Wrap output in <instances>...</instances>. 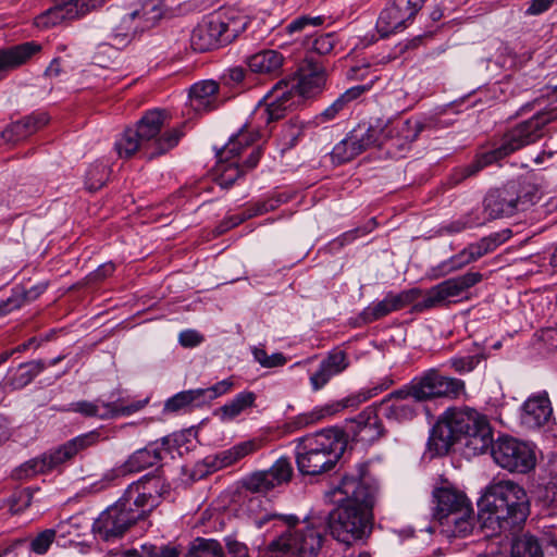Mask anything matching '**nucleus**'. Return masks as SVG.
<instances>
[{"label":"nucleus","instance_id":"nucleus-1","mask_svg":"<svg viewBox=\"0 0 557 557\" xmlns=\"http://www.w3.org/2000/svg\"><path fill=\"white\" fill-rule=\"evenodd\" d=\"M366 469V465H360L357 476L345 475L342 479L336 493L344 498H338V506L324 517L332 537L345 545H351L371 531L374 487L363 478Z\"/></svg>","mask_w":557,"mask_h":557},{"label":"nucleus","instance_id":"nucleus-2","mask_svg":"<svg viewBox=\"0 0 557 557\" xmlns=\"http://www.w3.org/2000/svg\"><path fill=\"white\" fill-rule=\"evenodd\" d=\"M160 487L161 480L154 474H145L131 483L123 495L95 519V536L104 542L122 539L133 525L158 506Z\"/></svg>","mask_w":557,"mask_h":557},{"label":"nucleus","instance_id":"nucleus-3","mask_svg":"<svg viewBox=\"0 0 557 557\" xmlns=\"http://www.w3.org/2000/svg\"><path fill=\"white\" fill-rule=\"evenodd\" d=\"M492 428L483 413L469 407L448 408L432 428L428 445L437 455L446 454L457 442L472 455L484 454L492 444Z\"/></svg>","mask_w":557,"mask_h":557},{"label":"nucleus","instance_id":"nucleus-4","mask_svg":"<svg viewBox=\"0 0 557 557\" xmlns=\"http://www.w3.org/2000/svg\"><path fill=\"white\" fill-rule=\"evenodd\" d=\"M165 110L153 109L147 111L135 127L126 128L115 140L114 149L120 158L128 159L136 152L152 159L174 148L184 133L181 127L162 132L169 121Z\"/></svg>","mask_w":557,"mask_h":557},{"label":"nucleus","instance_id":"nucleus-5","mask_svg":"<svg viewBox=\"0 0 557 557\" xmlns=\"http://www.w3.org/2000/svg\"><path fill=\"white\" fill-rule=\"evenodd\" d=\"M483 527L493 531L511 530L525 521L529 499L522 486L510 480L490 483L478 500Z\"/></svg>","mask_w":557,"mask_h":557},{"label":"nucleus","instance_id":"nucleus-6","mask_svg":"<svg viewBox=\"0 0 557 557\" xmlns=\"http://www.w3.org/2000/svg\"><path fill=\"white\" fill-rule=\"evenodd\" d=\"M325 83L322 72H312L290 82L277 83L258 103L252 120L258 127H268L270 123L285 116L288 111L300 104L304 98L321 90Z\"/></svg>","mask_w":557,"mask_h":557},{"label":"nucleus","instance_id":"nucleus-7","mask_svg":"<svg viewBox=\"0 0 557 557\" xmlns=\"http://www.w3.org/2000/svg\"><path fill=\"white\" fill-rule=\"evenodd\" d=\"M557 120V107L539 112L531 119L519 123L500 138L491 150L482 152L468 165L457 169L460 180H465L493 164L512 152L537 141L543 136L545 125Z\"/></svg>","mask_w":557,"mask_h":557},{"label":"nucleus","instance_id":"nucleus-8","mask_svg":"<svg viewBox=\"0 0 557 557\" xmlns=\"http://www.w3.org/2000/svg\"><path fill=\"white\" fill-rule=\"evenodd\" d=\"M295 457L300 473L319 475L334 469L346 448L344 433L324 429L296 441Z\"/></svg>","mask_w":557,"mask_h":557},{"label":"nucleus","instance_id":"nucleus-9","mask_svg":"<svg viewBox=\"0 0 557 557\" xmlns=\"http://www.w3.org/2000/svg\"><path fill=\"white\" fill-rule=\"evenodd\" d=\"M288 529L269 544V550L280 557H318L327 543L326 519L312 515L299 522L286 518Z\"/></svg>","mask_w":557,"mask_h":557},{"label":"nucleus","instance_id":"nucleus-10","mask_svg":"<svg viewBox=\"0 0 557 557\" xmlns=\"http://www.w3.org/2000/svg\"><path fill=\"white\" fill-rule=\"evenodd\" d=\"M434 517L440 523L441 533L447 539L466 537L474 528V511L471 502L462 491L450 485L433 491Z\"/></svg>","mask_w":557,"mask_h":557},{"label":"nucleus","instance_id":"nucleus-11","mask_svg":"<svg viewBox=\"0 0 557 557\" xmlns=\"http://www.w3.org/2000/svg\"><path fill=\"white\" fill-rule=\"evenodd\" d=\"M256 129L242 128L236 135H233L228 143L216 153L218 163L215 166L216 182L222 188H230L247 170H252L259 163L261 158V148L255 147L251 149L247 160L243 165H239L237 160H234L240 151L253 144L257 138L262 137L261 133L264 127H258L256 121L251 119Z\"/></svg>","mask_w":557,"mask_h":557},{"label":"nucleus","instance_id":"nucleus-12","mask_svg":"<svg viewBox=\"0 0 557 557\" xmlns=\"http://www.w3.org/2000/svg\"><path fill=\"white\" fill-rule=\"evenodd\" d=\"M101 441L98 430L77 435L57 448L50 449L20 466L15 471L17 479H26L37 474L61 471L81 451L97 445Z\"/></svg>","mask_w":557,"mask_h":557},{"label":"nucleus","instance_id":"nucleus-13","mask_svg":"<svg viewBox=\"0 0 557 557\" xmlns=\"http://www.w3.org/2000/svg\"><path fill=\"white\" fill-rule=\"evenodd\" d=\"M244 28L245 23L227 12H214L194 28L190 45L199 52L215 49L234 40Z\"/></svg>","mask_w":557,"mask_h":557},{"label":"nucleus","instance_id":"nucleus-14","mask_svg":"<svg viewBox=\"0 0 557 557\" xmlns=\"http://www.w3.org/2000/svg\"><path fill=\"white\" fill-rule=\"evenodd\" d=\"M392 384V380L384 379L381 383H377L371 387L362 388L357 394L350 395L343 400L317 406L308 412L296 416L288 423V429L290 431H295L321 422L322 420L336 414L345 408L355 407L363 401H367L383 391H386Z\"/></svg>","mask_w":557,"mask_h":557},{"label":"nucleus","instance_id":"nucleus-15","mask_svg":"<svg viewBox=\"0 0 557 557\" xmlns=\"http://www.w3.org/2000/svg\"><path fill=\"white\" fill-rule=\"evenodd\" d=\"M494 462L510 472L528 473L536 463L534 449L512 436H499L490 445Z\"/></svg>","mask_w":557,"mask_h":557},{"label":"nucleus","instance_id":"nucleus-16","mask_svg":"<svg viewBox=\"0 0 557 557\" xmlns=\"http://www.w3.org/2000/svg\"><path fill=\"white\" fill-rule=\"evenodd\" d=\"M405 387L421 405L441 397L457 398L465 392V382L444 376L437 370L431 369L413 377Z\"/></svg>","mask_w":557,"mask_h":557},{"label":"nucleus","instance_id":"nucleus-17","mask_svg":"<svg viewBox=\"0 0 557 557\" xmlns=\"http://www.w3.org/2000/svg\"><path fill=\"white\" fill-rule=\"evenodd\" d=\"M168 437L149 443L146 447L135 450L119 469H111L103 475V481L111 483L127 473L140 472L162 460V453L166 450Z\"/></svg>","mask_w":557,"mask_h":557},{"label":"nucleus","instance_id":"nucleus-18","mask_svg":"<svg viewBox=\"0 0 557 557\" xmlns=\"http://www.w3.org/2000/svg\"><path fill=\"white\" fill-rule=\"evenodd\" d=\"M482 278L483 276L480 272H467L462 275L445 280L428 292L419 307L429 309L443 305L450 298L459 297L466 290L480 283Z\"/></svg>","mask_w":557,"mask_h":557},{"label":"nucleus","instance_id":"nucleus-19","mask_svg":"<svg viewBox=\"0 0 557 557\" xmlns=\"http://www.w3.org/2000/svg\"><path fill=\"white\" fill-rule=\"evenodd\" d=\"M408 392L404 385L382 399L380 408L384 418L392 422L405 423L420 413L421 405Z\"/></svg>","mask_w":557,"mask_h":557},{"label":"nucleus","instance_id":"nucleus-20","mask_svg":"<svg viewBox=\"0 0 557 557\" xmlns=\"http://www.w3.org/2000/svg\"><path fill=\"white\" fill-rule=\"evenodd\" d=\"M147 404V400H138L131 405L123 406L119 401H103L96 399L94 401L79 400L71 403L67 411L79 413L85 418H98V419H110L120 414H132L143 409Z\"/></svg>","mask_w":557,"mask_h":557},{"label":"nucleus","instance_id":"nucleus-21","mask_svg":"<svg viewBox=\"0 0 557 557\" xmlns=\"http://www.w3.org/2000/svg\"><path fill=\"white\" fill-rule=\"evenodd\" d=\"M525 202V196H521L519 193V185L509 183L504 188L487 194L484 199V213H487L493 220L511 216Z\"/></svg>","mask_w":557,"mask_h":557},{"label":"nucleus","instance_id":"nucleus-22","mask_svg":"<svg viewBox=\"0 0 557 557\" xmlns=\"http://www.w3.org/2000/svg\"><path fill=\"white\" fill-rule=\"evenodd\" d=\"M419 289L411 288L400 293L388 292L382 300L373 301L367 306L359 314L360 320L366 323L377 321L394 311H398L418 298Z\"/></svg>","mask_w":557,"mask_h":557},{"label":"nucleus","instance_id":"nucleus-23","mask_svg":"<svg viewBox=\"0 0 557 557\" xmlns=\"http://www.w3.org/2000/svg\"><path fill=\"white\" fill-rule=\"evenodd\" d=\"M417 13L410 7L397 4L393 0L379 14L376 21V30L382 38L388 37L407 27V23L411 21Z\"/></svg>","mask_w":557,"mask_h":557},{"label":"nucleus","instance_id":"nucleus-24","mask_svg":"<svg viewBox=\"0 0 557 557\" xmlns=\"http://www.w3.org/2000/svg\"><path fill=\"white\" fill-rule=\"evenodd\" d=\"M553 416V408L548 395L544 393L530 396L522 405L520 420L521 424L535 430L545 425Z\"/></svg>","mask_w":557,"mask_h":557},{"label":"nucleus","instance_id":"nucleus-25","mask_svg":"<svg viewBox=\"0 0 557 557\" xmlns=\"http://www.w3.org/2000/svg\"><path fill=\"white\" fill-rule=\"evenodd\" d=\"M348 366V356L344 350L334 349L330 351L309 377L311 389L313 392L322 389L334 376L344 372Z\"/></svg>","mask_w":557,"mask_h":557},{"label":"nucleus","instance_id":"nucleus-26","mask_svg":"<svg viewBox=\"0 0 557 557\" xmlns=\"http://www.w3.org/2000/svg\"><path fill=\"white\" fill-rule=\"evenodd\" d=\"M354 440L363 444H371L379 440L384 432V428L377 413L372 408H367L360 412L349 426Z\"/></svg>","mask_w":557,"mask_h":557},{"label":"nucleus","instance_id":"nucleus-27","mask_svg":"<svg viewBox=\"0 0 557 557\" xmlns=\"http://www.w3.org/2000/svg\"><path fill=\"white\" fill-rule=\"evenodd\" d=\"M422 128L423 125L413 119L392 122L383 127L385 145L391 143L392 147L404 148L418 138Z\"/></svg>","mask_w":557,"mask_h":557},{"label":"nucleus","instance_id":"nucleus-28","mask_svg":"<svg viewBox=\"0 0 557 557\" xmlns=\"http://www.w3.org/2000/svg\"><path fill=\"white\" fill-rule=\"evenodd\" d=\"M49 122V115L46 112H33L29 115L22 117L15 122H12L5 127V135L8 144H17L25 140Z\"/></svg>","mask_w":557,"mask_h":557},{"label":"nucleus","instance_id":"nucleus-29","mask_svg":"<svg viewBox=\"0 0 557 557\" xmlns=\"http://www.w3.org/2000/svg\"><path fill=\"white\" fill-rule=\"evenodd\" d=\"M41 46L34 41L0 49V81H2L10 71L26 63L35 53L39 52Z\"/></svg>","mask_w":557,"mask_h":557},{"label":"nucleus","instance_id":"nucleus-30","mask_svg":"<svg viewBox=\"0 0 557 557\" xmlns=\"http://www.w3.org/2000/svg\"><path fill=\"white\" fill-rule=\"evenodd\" d=\"M219 86L214 81L194 84L189 90V107L197 113L207 112L218 107Z\"/></svg>","mask_w":557,"mask_h":557},{"label":"nucleus","instance_id":"nucleus-31","mask_svg":"<svg viewBox=\"0 0 557 557\" xmlns=\"http://www.w3.org/2000/svg\"><path fill=\"white\" fill-rule=\"evenodd\" d=\"M284 55L272 49L261 50L247 58L249 70L257 74L277 75L284 64Z\"/></svg>","mask_w":557,"mask_h":557},{"label":"nucleus","instance_id":"nucleus-32","mask_svg":"<svg viewBox=\"0 0 557 557\" xmlns=\"http://www.w3.org/2000/svg\"><path fill=\"white\" fill-rule=\"evenodd\" d=\"M74 18H77V16L67 0H55L53 7L35 17V25L38 28L46 29Z\"/></svg>","mask_w":557,"mask_h":557},{"label":"nucleus","instance_id":"nucleus-33","mask_svg":"<svg viewBox=\"0 0 557 557\" xmlns=\"http://www.w3.org/2000/svg\"><path fill=\"white\" fill-rule=\"evenodd\" d=\"M261 446L262 442L257 438L240 442L228 449L218 453L215 455V467L224 468L232 466L246 456L256 453Z\"/></svg>","mask_w":557,"mask_h":557},{"label":"nucleus","instance_id":"nucleus-34","mask_svg":"<svg viewBox=\"0 0 557 557\" xmlns=\"http://www.w3.org/2000/svg\"><path fill=\"white\" fill-rule=\"evenodd\" d=\"M349 134L359 154L371 147L385 145L383 128L380 126L359 124Z\"/></svg>","mask_w":557,"mask_h":557},{"label":"nucleus","instance_id":"nucleus-35","mask_svg":"<svg viewBox=\"0 0 557 557\" xmlns=\"http://www.w3.org/2000/svg\"><path fill=\"white\" fill-rule=\"evenodd\" d=\"M233 386V380L225 379L207 388L188 389L187 394L189 397L190 406L200 407L209 404L213 399L228 393Z\"/></svg>","mask_w":557,"mask_h":557},{"label":"nucleus","instance_id":"nucleus-36","mask_svg":"<svg viewBox=\"0 0 557 557\" xmlns=\"http://www.w3.org/2000/svg\"><path fill=\"white\" fill-rule=\"evenodd\" d=\"M139 27L131 13L124 14L119 23L112 28L109 36L110 45L116 49L126 47L134 38Z\"/></svg>","mask_w":557,"mask_h":557},{"label":"nucleus","instance_id":"nucleus-37","mask_svg":"<svg viewBox=\"0 0 557 557\" xmlns=\"http://www.w3.org/2000/svg\"><path fill=\"white\" fill-rule=\"evenodd\" d=\"M257 396L253 392L244 391L220 408L222 421H232L246 409L255 407Z\"/></svg>","mask_w":557,"mask_h":557},{"label":"nucleus","instance_id":"nucleus-38","mask_svg":"<svg viewBox=\"0 0 557 557\" xmlns=\"http://www.w3.org/2000/svg\"><path fill=\"white\" fill-rule=\"evenodd\" d=\"M137 23L139 30L144 32L153 27L162 17L163 9L159 0H146L140 9L129 12Z\"/></svg>","mask_w":557,"mask_h":557},{"label":"nucleus","instance_id":"nucleus-39","mask_svg":"<svg viewBox=\"0 0 557 557\" xmlns=\"http://www.w3.org/2000/svg\"><path fill=\"white\" fill-rule=\"evenodd\" d=\"M47 364L44 360H33L20 364L17 372L12 379V385L15 388H22L29 384L37 375H39Z\"/></svg>","mask_w":557,"mask_h":557},{"label":"nucleus","instance_id":"nucleus-40","mask_svg":"<svg viewBox=\"0 0 557 557\" xmlns=\"http://www.w3.org/2000/svg\"><path fill=\"white\" fill-rule=\"evenodd\" d=\"M511 557H543V553L534 536L522 534L512 542Z\"/></svg>","mask_w":557,"mask_h":557},{"label":"nucleus","instance_id":"nucleus-41","mask_svg":"<svg viewBox=\"0 0 557 557\" xmlns=\"http://www.w3.org/2000/svg\"><path fill=\"white\" fill-rule=\"evenodd\" d=\"M470 263H472V260H470L467 248H463L458 253L454 255L447 260H444L437 267H435L433 269V276L435 278L446 276Z\"/></svg>","mask_w":557,"mask_h":557},{"label":"nucleus","instance_id":"nucleus-42","mask_svg":"<svg viewBox=\"0 0 557 557\" xmlns=\"http://www.w3.org/2000/svg\"><path fill=\"white\" fill-rule=\"evenodd\" d=\"M245 486L255 493H267L280 486V484L268 470H263L249 475L245 481Z\"/></svg>","mask_w":557,"mask_h":557},{"label":"nucleus","instance_id":"nucleus-43","mask_svg":"<svg viewBox=\"0 0 557 557\" xmlns=\"http://www.w3.org/2000/svg\"><path fill=\"white\" fill-rule=\"evenodd\" d=\"M245 486L255 493H267L280 486V484L268 470H263L249 475L245 481Z\"/></svg>","mask_w":557,"mask_h":557},{"label":"nucleus","instance_id":"nucleus-44","mask_svg":"<svg viewBox=\"0 0 557 557\" xmlns=\"http://www.w3.org/2000/svg\"><path fill=\"white\" fill-rule=\"evenodd\" d=\"M57 540L54 531L52 529H47L40 532L34 540L29 543L27 541H20L16 543L17 548L25 547L36 554L42 555L45 554L52 542Z\"/></svg>","mask_w":557,"mask_h":557},{"label":"nucleus","instance_id":"nucleus-45","mask_svg":"<svg viewBox=\"0 0 557 557\" xmlns=\"http://www.w3.org/2000/svg\"><path fill=\"white\" fill-rule=\"evenodd\" d=\"M110 174L109 168L102 162L92 163L86 172V186L89 190L100 189L107 182Z\"/></svg>","mask_w":557,"mask_h":557},{"label":"nucleus","instance_id":"nucleus-46","mask_svg":"<svg viewBox=\"0 0 557 557\" xmlns=\"http://www.w3.org/2000/svg\"><path fill=\"white\" fill-rule=\"evenodd\" d=\"M331 154L332 159L338 163L348 162L359 156V152L349 133L343 140L334 146Z\"/></svg>","mask_w":557,"mask_h":557},{"label":"nucleus","instance_id":"nucleus-47","mask_svg":"<svg viewBox=\"0 0 557 557\" xmlns=\"http://www.w3.org/2000/svg\"><path fill=\"white\" fill-rule=\"evenodd\" d=\"M305 123L298 117L290 119L282 129L284 149H290L298 143L304 134Z\"/></svg>","mask_w":557,"mask_h":557},{"label":"nucleus","instance_id":"nucleus-48","mask_svg":"<svg viewBox=\"0 0 557 557\" xmlns=\"http://www.w3.org/2000/svg\"><path fill=\"white\" fill-rule=\"evenodd\" d=\"M484 358V355L478 351L471 355L453 357L448 363L456 372L462 374L474 370Z\"/></svg>","mask_w":557,"mask_h":557},{"label":"nucleus","instance_id":"nucleus-49","mask_svg":"<svg viewBox=\"0 0 557 557\" xmlns=\"http://www.w3.org/2000/svg\"><path fill=\"white\" fill-rule=\"evenodd\" d=\"M252 355L255 360L262 367V368H277L283 367L287 362V358L282 352H274L271 356L267 354V351L263 348L260 347H253Z\"/></svg>","mask_w":557,"mask_h":557},{"label":"nucleus","instance_id":"nucleus-50","mask_svg":"<svg viewBox=\"0 0 557 557\" xmlns=\"http://www.w3.org/2000/svg\"><path fill=\"white\" fill-rule=\"evenodd\" d=\"M268 471L276 479V482L282 485L290 481L294 470L290 460L287 457H281Z\"/></svg>","mask_w":557,"mask_h":557},{"label":"nucleus","instance_id":"nucleus-51","mask_svg":"<svg viewBox=\"0 0 557 557\" xmlns=\"http://www.w3.org/2000/svg\"><path fill=\"white\" fill-rule=\"evenodd\" d=\"M81 517H71L61 521L52 531H54L58 543L66 536H79Z\"/></svg>","mask_w":557,"mask_h":557},{"label":"nucleus","instance_id":"nucleus-52","mask_svg":"<svg viewBox=\"0 0 557 557\" xmlns=\"http://www.w3.org/2000/svg\"><path fill=\"white\" fill-rule=\"evenodd\" d=\"M323 22H324L323 16H313V17L306 16V15L299 16V17L293 20L286 26V32L288 34L299 33V32L305 30L309 26H311V27L321 26L323 24Z\"/></svg>","mask_w":557,"mask_h":557},{"label":"nucleus","instance_id":"nucleus-53","mask_svg":"<svg viewBox=\"0 0 557 557\" xmlns=\"http://www.w3.org/2000/svg\"><path fill=\"white\" fill-rule=\"evenodd\" d=\"M511 232L506 230L502 233H494L490 236L481 238L478 243L483 249L485 255L494 251L499 245H502L505 240L510 237Z\"/></svg>","mask_w":557,"mask_h":557},{"label":"nucleus","instance_id":"nucleus-54","mask_svg":"<svg viewBox=\"0 0 557 557\" xmlns=\"http://www.w3.org/2000/svg\"><path fill=\"white\" fill-rule=\"evenodd\" d=\"M187 391L180 392L169 398L164 404V412H178L190 408Z\"/></svg>","mask_w":557,"mask_h":557},{"label":"nucleus","instance_id":"nucleus-55","mask_svg":"<svg viewBox=\"0 0 557 557\" xmlns=\"http://www.w3.org/2000/svg\"><path fill=\"white\" fill-rule=\"evenodd\" d=\"M26 296L27 294H18L17 289H14L10 297L0 302V318L20 309L25 304Z\"/></svg>","mask_w":557,"mask_h":557},{"label":"nucleus","instance_id":"nucleus-56","mask_svg":"<svg viewBox=\"0 0 557 557\" xmlns=\"http://www.w3.org/2000/svg\"><path fill=\"white\" fill-rule=\"evenodd\" d=\"M336 44L334 33L322 34L313 41L312 49L319 54H329L333 51Z\"/></svg>","mask_w":557,"mask_h":557},{"label":"nucleus","instance_id":"nucleus-57","mask_svg":"<svg viewBox=\"0 0 557 557\" xmlns=\"http://www.w3.org/2000/svg\"><path fill=\"white\" fill-rule=\"evenodd\" d=\"M107 0H67L77 17L84 16L106 3Z\"/></svg>","mask_w":557,"mask_h":557},{"label":"nucleus","instance_id":"nucleus-58","mask_svg":"<svg viewBox=\"0 0 557 557\" xmlns=\"http://www.w3.org/2000/svg\"><path fill=\"white\" fill-rule=\"evenodd\" d=\"M471 224L472 223H468L466 222L463 215L460 216L459 219L457 220H454L451 222H448L446 224H443L440 230H438V233L441 235H453V234H458V233H461L462 231L467 230V228H471Z\"/></svg>","mask_w":557,"mask_h":557},{"label":"nucleus","instance_id":"nucleus-59","mask_svg":"<svg viewBox=\"0 0 557 557\" xmlns=\"http://www.w3.org/2000/svg\"><path fill=\"white\" fill-rule=\"evenodd\" d=\"M199 557H224L223 548L215 540H205L200 546Z\"/></svg>","mask_w":557,"mask_h":557},{"label":"nucleus","instance_id":"nucleus-60","mask_svg":"<svg viewBox=\"0 0 557 557\" xmlns=\"http://www.w3.org/2000/svg\"><path fill=\"white\" fill-rule=\"evenodd\" d=\"M203 336L195 330H185L178 335V343L183 347L191 348L201 344Z\"/></svg>","mask_w":557,"mask_h":557},{"label":"nucleus","instance_id":"nucleus-61","mask_svg":"<svg viewBox=\"0 0 557 557\" xmlns=\"http://www.w3.org/2000/svg\"><path fill=\"white\" fill-rule=\"evenodd\" d=\"M346 104L343 102V99L339 97L325 110H323L318 116V122H327L332 121L336 117L339 111H342Z\"/></svg>","mask_w":557,"mask_h":557},{"label":"nucleus","instance_id":"nucleus-62","mask_svg":"<svg viewBox=\"0 0 557 557\" xmlns=\"http://www.w3.org/2000/svg\"><path fill=\"white\" fill-rule=\"evenodd\" d=\"M463 218H465L466 222L473 223V224H471V228L482 226L485 223H487L488 221L493 220L492 218H490V215L487 213H484V208L482 210L479 208L473 209L471 212L463 215Z\"/></svg>","mask_w":557,"mask_h":557},{"label":"nucleus","instance_id":"nucleus-63","mask_svg":"<svg viewBox=\"0 0 557 557\" xmlns=\"http://www.w3.org/2000/svg\"><path fill=\"white\" fill-rule=\"evenodd\" d=\"M556 0H531L525 14L529 16L540 15L552 8Z\"/></svg>","mask_w":557,"mask_h":557},{"label":"nucleus","instance_id":"nucleus-64","mask_svg":"<svg viewBox=\"0 0 557 557\" xmlns=\"http://www.w3.org/2000/svg\"><path fill=\"white\" fill-rule=\"evenodd\" d=\"M226 546L232 557H249L247 546L233 539H227Z\"/></svg>","mask_w":557,"mask_h":557}]
</instances>
